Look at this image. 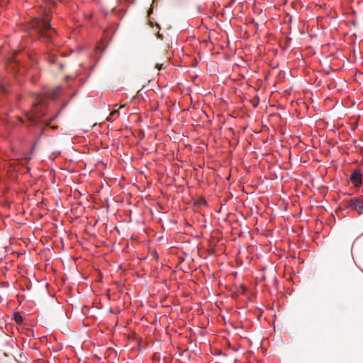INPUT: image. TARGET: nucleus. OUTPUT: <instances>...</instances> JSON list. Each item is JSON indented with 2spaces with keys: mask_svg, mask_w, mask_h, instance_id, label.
I'll list each match as a JSON object with an SVG mask.
<instances>
[{
  "mask_svg": "<svg viewBox=\"0 0 363 363\" xmlns=\"http://www.w3.org/2000/svg\"><path fill=\"white\" fill-rule=\"evenodd\" d=\"M1 341L4 342L3 348H1V352H4V356L7 357H11V359L16 361L15 353L18 350V345L13 340V338L4 333L1 334Z\"/></svg>",
  "mask_w": 363,
  "mask_h": 363,
  "instance_id": "1",
  "label": "nucleus"
},
{
  "mask_svg": "<svg viewBox=\"0 0 363 363\" xmlns=\"http://www.w3.org/2000/svg\"><path fill=\"white\" fill-rule=\"evenodd\" d=\"M45 99V97L41 95L36 97L37 102L33 105V109L28 115V117L33 125L41 121L44 112L41 110L40 111V108L43 107Z\"/></svg>",
  "mask_w": 363,
  "mask_h": 363,
  "instance_id": "2",
  "label": "nucleus"
},
{
  "mask_svg": "<svg viewBox=\"0 0 363 363\" xmlns=\"http://www.w3.org/2000/svg\"><path fill=\"white\" fill-rule=\"evenodd\" d=\"M16 56L12 58L9 65H7V68L13 70L15 73H17L20 75H23L27 73V64L21 63L20 60L18 58V55L16 53Z\"/></svg>",
  "mask_w": 363,
  "mask_h": 363,
  "instance_id": "3",
  "label": "nucleus"
},
{
  "mask_svg": "<svg viewBox=\"0 0 363 363\" xmlns=\"http://www.w3.org/2000/svg\"><path fill=\"white\" fill-rule=\"evenodd\" d=\"M348 206L357 211L359 214H363V196L352 198Z\"/></svg>",
  "mask_w": 363,
  "mask_h": 363,
  "instance_id": "4",
  "label": "nucleus"
},
{
  "mask_svg": "<svg viewBox=\"0 0 363 363\" xmlns=\"http://www.w3.org/2000/svg\"><path fill=\"white\" fill-rule=\"evenodd\" d=\"M64 88L61 86L56 87L48 95L50 99H56L60 95L64 93Z\"/></svg>",
  "mask_w": 363,
  "mask_h": 363,
  "instance_id": "5",
  "label": "nucleus"
},
{
  "mask_svg": "<svg viewBox=\"0 0 363 363\" xmlns=\"http://www.w3.org/2000/svg\"><path fill=\"white\" fill-rule=\"evenodd\" d=\"M350 180L354 182H359L361 181V175L357 172H354L350 176Z\"/></svg>",
  "mask_w": 363,
  "mask_h": 363,
  "instance_id": "6",
  "label": "nucleus"
},
{
  "mask_svg": "<svg viewBox=\"0 0 363 363\" xmlns=\"http://www.w3.org/2000/svg\"><path fill=\"white\" fill-rule=\"evenodd\" d=\"M257 231L258 233L261 235H265L266 236H269L271 234V230L268 228H255Z\"/></svg>",
  "mask_w": 363,
  "mask_h": 363,
  "instance_id": "7",
  "label": "nucleus"
},
{
  "mask_svg": "<svg viewBox=\"0 0 363 363\" xmlns=\"http://www.w3.org/2000/svg\"><path fill=\"white\" fill-rule=\"evenodd\" d=\"M76 77H77V76H70V75H69L66 77V81H67L68 86H71V84H69V80H74Z\"/></svg>",
  "mask_w": 363,
  "mask_h": 363,
  "instance_id": "8",
  "label": "nucleus"
},
{
  "mask_svg": "<svg viewBox=\"0 0 363 363\" xmlns=\"http://www.w3.org/2000/svg\"><path fill=\"white\" fill-rule=\"evenodd\" d=\"M28 60H29L31 66H33L36 63V60L30 56H28Z\"/></svg>",
  "mask_w": 363,
  "mask_h": 363,
  "instance_id": "9",
  "label": "nucleus"
},
{
  "mask_svg": "<svg viewBox=\"0 0 363 363\" xmlns=\"http://www.w3.org/2000/svg\"><path fill=\"white\" fill-rule=\"evenodd\" d=\"M9 286V283L8 281H3L1 280V288L8 287Z\"/></svg>",
  "mask_w": 363,
  "mask_h": 363,
  "instance_id": "10",
  "label": "nucleus"
},
{
  "mask_svg": "<svg viewBox=\"0 0 363 363\" xmlns=\"http://www.w3.org/2000/svg\"><path fill=\"white\" fill-rule=\"evenodd\" d=\"M116 114H118V112L117 111H113L110 113V116H108V119L109 120L111 116H114Z\"/></svg>",
  "mask_w": 363,
  "mask_h": 363,
  "instance_id": "11",
  "label": "nucleus"
},
{
  "mask_svg": "<svg viewBox=\"0 0 363 363\" xmlns=\"http://www.w3.org/2000/svg\"><path fill=\"white\" fill-rule=\"evenodd\" d=\"M157 239L159 242H162L164 240V238L162 235L158 236Z\"/></svg>",
  "mask_w": 363,
  "mask_h": 363,
  "instance_id": "12",
  "label": "nucleus"
},
{
  "mask_svg": "<svg viewBox=\"0 0 363 363\" xmlns=\"http://www.w3.org/2000/svg\"><path fill=\"white\" fill-rule=\"evenodd\" d=\"M301 230V233H303V230L304 228H300ZM309 228H305V230H306V233L308 234L309 233V230H308Z\"/></svg>",
  "mask_w": 363,
  "mask_h": 363,
  "instance_id": "13",
  "label": "nucleus"
},
{
  "mask_svg": "<svg viewBox=\"0 0 363 363\" xmlns=\"http://www.w3.org/2000/svg\"><path fill=\"white\" fill-rule=\"evenodd\" d=\"M90 228H84L85 231L88 233V234H91L92 233L89 230Z\"/></svg>",
  "mask_w": 363,
  "mask_h": 363,
  "instance_id": "14",
  "label": "nucleus"
},
{
  "mask_svg": "<svg viewBox=\"0 0 363 363\" xmlns=\"http://www.w3.org/2000/svg\"><path fill=\"white\" fill-rule=\"evenodd\" d=\"M1 94H2L4 92V91H5L2 84H1Z\"/></svg>",
  "mask_w": 363,
  "mask_h": 363,
  "instance_id": "15",
  "label": "nucleus"
},
{
  "mask_svg": "<svg viewBox=\"0 0 363 363\" xmlns=\"http://www.w3.org/2000/svg\"><path fill=\"white\" fill-rule=\"evenodd\" d=\"M60 68H61V69H62V67H63L62 64V63H60Z\"/></svg>",
  "mask_w": 363,
  "mask_h": 363,
  "instance_id": "16",
  "label": "nucleus"
},
{
  "mask_svg": "<svg viewBox=\"0 0 363 363\" xmlns=\"http://www.w3.org/2000/svg\"><path fill=\"white\" fill-rule=\"evenodd\" d=\"M291 230H292L293 232L296 233V231L294 230V228H291Z\"/></svg>",
  "mask_w": 363,
  "mask_h": 363,
  "instance_id": "17",
  "label": "nucleus"
},
{
  "mask_svg": "<svg viewBox=\"0 0 363 363\" xmlns=\"http://www.w3.org/2000/svg\"><path fill=\"white\" fill-rule=\"evenodd\" d=\"M231 229H232V230H239L240 228H232Z\"/></svg>",
  "mask_w": 363,
  "mask_h": 363,
  "instance_id": "18",
  "label": "nucleus"
},
{
  "mask_svg": "<svg viewBox=\"0 0 363 363\" xmlns=\"http://www.w3.org/2000/svg\"><path fill=\"white\" fill-rule=\"evenodd\" d=\"M152 9H150V11H149V13H150V12H152Z\"/></svg>",
  "mask_w": 363,
  "mask_h": 363,
  "instance_id": "19",
  "label": "nucleus"
},
{
  "mask_svg": "<svg viewBox=\"0 0 363 363\" xmlns=\"http://www.w3.org/2000/svg\"><path fill=\"white\" fill-rule=\"evenodd\" d=\"M156 67H157L158 69H160V67H159V65H156Z\"/></svg>",
  "mask_w": 363,
  "mask_h": 363,
  "instance_id": "20",
  "label": "nucleus"
},
{
  "mask_svg": "<svg viewBox=\"0 0 363 363\" xmlns=\"http://www.w3.org/2000/svg\"><path fill=\"white\" fill-rule=\"evenodd\" d=\"M114 229H115V230H118V228H115ZM118 231L119 232V230H118Z\"/></svg>",
  "mask_w": 363,
  "mask_h": 363,
  "instance_id": "21",
  "label": "nucleus"
}]
</instances>
